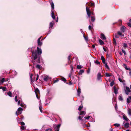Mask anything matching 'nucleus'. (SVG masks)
<instances>
[{
	"mask_svg": "<svg viewBox=\"0 0 131 131\" xmlns=\"http://www.w3.org/2000/svg\"><path fill=\"white\" fill-rule=\"evenodd\" d=\"M54 24V23L52 22H50L49 25V28H52L53 27Z\"/></svg>",
	"mask_w": 131,
	"mask_h": 131,
	"instance_id": "obj_19",
	"label": "nucleus"
},
{
	"mask_svg": "<svg viewBox=\"0 0 131 131\" xmlns=\"http://www.w3.org/2000/svg\"><path fill=\"white\" fill-rule=\"evenodd\" d=\"M91 28H92V27H91V25H89V26L88 28H89V29L90 30H91Z\"/></svg>",
	"mask_w": 131,
	"mask_h": 131,
	"instance_id": "obj_57",
	"label": "nucleus"
},
{
	"mask_svg": "<svg viewBox=\"0 0 131 131\" xmlns=\"http://www.w3.org/2000/svg\"><path fill=\"white\" fill-rule=\"evenodd\" d=\"M6 89V87H3V88L2 87V90H3V91H5Z\"/></svg>",
	"mask_w": 131,
	"mask_h": 131,
	"instance_id": "obj_56",
	"label": "nucleus"
},
{
	"mask_svg": "<svg viewBox=\"0 0 131 131\" xmlns=\"http://www.w3.org/2000/svg\"><path fill=\"white\" fill-rule=\"evenodd\" d=\"M39 109L40 110L41 112H42V107L41 106H39Z\"/></svg>",
	"mask_w": 131,
	"mask_h": 131,
	"instance_id": "obj_43",
	"label": "nucleus"
},
{
	"mask_svg": "<svg viewBox=\"0 0 131 131\" xmlns=\"http://www.w3.org/2000/svg\"><path fill=\"white\" fill-rule=\"evenodd\" d=\"M61 125L59 124L57 125L55 128V131H59V128L60 127Z\"/></svg>",
	"mask_w": 131,
	"mask_h": 131,
	"instance_id": "obj_8",
	"label": "nucleus"
},
{
	"mask_svg": "<svg viewBox=\"0 0 131 131\" xmlns=\"http://www.w3.org/2000/svg\"><path fill=\"white\" fill-rule=\"evenodd\" d=\"M79 112V115H85L86 114V113L84 111H82L80 112V113Z\"/></svg>",
	"mask_w": 131,
	"mask_h": 131,
	"instance_id": "obj_16",
	"label": "nucleus"
},
{
	"mask_svg": "<svg viewBox=\"0 0 131 131\" xmlns=\"http://www.w3.org/2000/svg\"><path fill=\"white\" fill-rule=\"evenodd\" d=\"M35 94L37 93H39L40 92L38 88H36L35 90Z\"/></svg>",
	"mask_w": 131,
	"mask_h": 131,
	"instance_id": "obj_21",
	"label": "nucleus"
},
{
	"mask_svg": "<svg viewBox=\"0 0 131 131\" xmlns=\"http://www.w3.org/2000/svg\"><path fill=\"white\" fill-rule=\"evenodd\" d=\"M117 34L118 35L121 36L122 37H124V35H122V33L120 31H118L117 32Z\"/></svg>",
	"mask_w": 131,
	"mask_h": 131,
	"instance_id": "obj_26",
	"label": "nucleus"
},
{
	"mask_svg": "<svg viewBox=\"0 0 131 131\" xmlns=\"http://www.w3.org/2000/svg\"><path fill=\"white\" fill-rule=\"evenodd\" d=\"M102 62L103 64H105V63H106L105 62V59L103 60L102 61Z\"/></svg>",
	"mask_w": 131,
	"mask_h": 131,
	"instance_id": "obj_61",
	"label": "nucleus"
},
{
	"mask_svg": "<svg viewBox=\"0 0 131 131\" xmlns=\"http://www.w3.org/2000/svg\"><path fill=\"white\" fill-rule=\"evenodd\" d=\"M101 38L103 40H106V38L105 36L104 35L103 33H102L101 34Z\"/></svg>",
	"mask_w": 131,
	"mask_h": 131,
	"instance_id": "obj_10",
	"label": "nucleus"
},
{
	"mask_svg": "<svg viewBox=\"0 0 131 131\" xmlns=\"http://www.w3.org/2000/svg\"><path fill=\"white\" fill-rule=\"evenodd\" d=\"M50 4L51 7V17L53 19H54L55 18L54 14L53 11L54 9V4L53 2H51Z\"/></svg>",
	"mask_w": 131,
	"mask_h": 131,
	"instance_id": "obj_2",
	"label": "nucleus"
},
{
	"mask_svg": "<svg viewBox=\"0 0 131 131\" xmlns=\"http://www.w3.org/2000/svg\"><path fill=\"white\" fill-rule=\"evenodd\" d=\"M128 25L129 27H131V24L130 23H128Z\"/></svg>",
	"mask_w": 131,
	"mask_h": 131,
	"instance_id": "obj_64",
	"label": "nucleus"
},
{
	"mask_svg": "<svg viewBox=\"0 0 131 131\" xmlns=\"http://www.w3.org/2000/svg\"><path fill=\"white\" fill-rule=\"evenodd\" d=\"M41 38V37H40L37 40L38 41V46H41L42 45V42L40 41V39Z\"/></svg>",
	"mask_w": 131,
	"mask_h": 131,
	"instance_id": "obj_9",
	"label": "nucleus"
},
{
	"mask_svg": "<svg viewBox=\"0 0 131 131\" xmlns=\"http://www.w3.org/2000/svg\"><path fill=\"white\" fill-rule=\"evenodd\" d=\"M118 80L119 81L121 82H123L122 80V79H121V78H118Z\"/></svg>",
	"mask_w": 131,
	"mask_h": 131,
	"instance_id": "obj_51",
	"label": "nucleus"
},
{
	"mask_svg": "<svg viewBox=\"0 0 131 131\" xmlns=\"http://www.w3.org/2000/svg\"><path fill=\"white\" fill-rule=\"evenodd\" d=\"M113 43L115 45H116V40H115V39L114 38H113Z\"/></svg>",
	"mask_w": 131,
	"mask_h": 131,
	"instance_id": "obj_38",
	"label": "nucleus"
},
{
	"mask_svg": "<svg viewBox=\"0 0 131 131\" xmlns=\"http://www.w3.org/2000/svg\"><path fill=\"white\" fill-rule=\"evenodd\" d=\"M50 102V100L49 99H47L46 100V105H47Z\"/></svg>",
	"mask_w": 131,
	"mask_h": 131,
	"instance_id": "obj_23",
	"label": "nucleus"
},
{
	"mask_svg": "<svg viewBox=\"0 0 131 131\" xmlns=\"http://www.w3.org/2000/svg\"><path fill=\"white\" fill-rule=\"evenodd\" d=\"M101 59L102 61L104 60L105 59L104 57L103 56H102L101 57Z\"/></svg>",
	"mask_w": 131,
	"mask_h": 131,
	"instance_id": "obj_50",
	"label": "nucleus"
},
{
	"mask_svg": "<svg viewBox=\"0 0 131 131\" xmlns=\"http://www.w3.org/2000/svg\"><path fill=\"white\" fill-rule=\"evenodd\" d=\"M32 74H31L30 75V79H31V82L32 81Z\"/></svg>",
	"mask_w": 131,
	"mask_h": 131,
	"instance_id": "obj_49",
	"label": "nucleus"
},
{
	"mask_svg": "<svg viewBox=\"0 0 131 131\" xmlns=\"http://www.w3.org/2000/svg\"><path fill=\"white\" fill-rule=\"evenodd\" d=\"M59 80H55L54 81L53 83H55L57 82Z\"/></svg>",
	"mask_w": 131,
	"mask_h": 131,
	"instance_id": "obj_58",
	"label": "nucleus"
},
{
	"mask_svg": "<svg viewBox=\"0 0 131 131\" xmlns=\"http://www.w3.org/2000/svg\"><path fill=\"white\" fill-rule=\"evenodd\" d=\"M23 110V109L22 108L20 107L18 108L17 111L18 113L21 114L22 112V111Z\"/></svg>",
	"mask_w": 131,
	"mask_h": 131,
	"instance_id": "obj_13",
	"label": "nucleus"
},
{
	"mask_svg": "<svg viewBox=\"0 0 131 131\" xmlns=\"http://www.w3.org/2000/svg\"><path fill=\"white\" fill-rule=\"evenodd\" d=\"M130 103V101L129 100V99L128 98L127 99V104H128L129 103Z\"/></svg>",
	"mask_w": 131,
	"mask_h": 131,
	"instance_id": "obj_39",
	"label": "nucleus"
},
{
	"mask_svg": "<svg viewBox=\"0 0 131 131\" xmlns=\"http://www.w3.org/2000/svg\"><path fill=\"white\" fill-rule=\"evenodd\" d=\"M83 108V106L82 105H81L79 107L78 110L79 111H81Z\"/></svg>",
	"mask_w": 131,
	"mask_h": 131,
	"instance_id": "obj_32",
	"label": "nucleus"
},
{
	"mask_svg": "<svg viewBox=\"0 0 131 131\" xmlns=\"http://www.w3.org/2000/svg\"><path fill=\"white\" fill-rule=\"evenodd\" d=\"M42 50L41 48H39L38 47L37 48V50L34 51H33L31 52L32 54V56L31 58H33L34 60H35L38 59L37 62L40 63V57L41 56V54L42 53Z\"/></svg>",
	"mask_w": 131,
	"mask_h": 131,
	"instance_id": "obj_1",
	"label": "nucleus"
},
{
	"mask_svg": "<svg viewBox=\"0 0 131 131\" xmlns=\"http://www.w3.org/2000/svg\"><path fill=\"white\" fill-rule=\"evenodd\" d=\"M122 52L124 53V54L125 55L126 54V53L125 50H123V49H122Z\"/></svg>",
	"mask_w": 131,
	"mask_h": 131,
	"instance_id": "obj_44",
	"label": "nucleus"
},
{
	"mask_svg": "<svg viewBox=\"0 0 131 131\" xmlns=\"http://www.w3.org/2000/svg\"><path fill=\"white\" fill-rule=\"evenodd\" d=\"M17 96L16 95L15 98V100L16 102H17L18 101V100L17 99Z\"/></svg>",
	"mask_w": 131,
	"mask_h": 131,
	"instance_id": "obj_46",
	"label": "nucleus"
},
{
	"mask_svg": "<svg viewBox=\"0 0 131 131\" xmlns=\"http://www.w3.org/2000/svg\"><path fill=\"white\" fill-rule=\"evenodd\" d=\"M86 10L87 15H88L89 17H90V14H91V13L90 11L89 8L87 6H86Z\"/></svg>",
	"mask_w": 131,
	"mask_h": 131,
	"instance_id": "obj_4",
	"label": "nucleus"
},
{
	"mask_svg": "<svg viewBox=\"0 0 131 131\" xmlns=\"http://www.w3.org/2000/svg\"><path fill=\"white\" fill-rule=\"evenodd\" d=\"M45 131H52V130L51 128H49L46 129Z\"/></svg>",
	"mask_w": 131,
	"mask_h": 131,
	"instance_id": "obj_37",
	"label": "nucleus"
},
{
	"mask_svg": "<svg viewBox=\"0 0 131 131\" xmlns=\"http://www.w3.org/2000/svg\"><path fill=\"white\" fill-rule=\"evenodd\" d=\"M114 125L115 126L118 127L120 126V124L117 123H115L114 124Z\"/></svg>",
	"mask_w": 131,
	"mask_h": 131,
	"instance_id": "obj_34",
	"label": "nucleus"
},
{
	"mask_svg": "<svg viewBox=\"0 0 131 131\" xmlns=\"http://www.w3.org/2000/svg\"><path fill=\"white\" fill-rule=\"evenodd\" d=\"M91 21L93 22H94L95 20V19L94 17L93 16H91Z\"/></svg>",
	"mask_w": 131,
	"mask_h": 131,
	"instance_id": "obj_31",
	"label": "nucleus"
},
{
	"mask_svg": "<svg viewBox=\"0 0 131 131\" xmlns=\"http://www.w3.org/2000/svg\"><path fill=\"white\" fill-rule=\"evenodd\" d=\"M123 125L126 128H128L129 127V124L128 123H125V121H124L123 122Z\"/></svg>",
	"mask_w": 131,
	"mask_h": 131,
	"instance_id": "obj_5",
	"label": "nucleus"
},
{
	"mask_svg": "<svg viewBox=\"0 0 131 131\" xmlns=\"http://www.w3.org/2000/svg\"><path fill=\"white\" fill-rule=\"evenodd\" d=\"M128 46L127 45L126 43H124V44L123 47L125 49L126 48H127Z\"/></svg>",
	"mask_w": 131,
	"mask_h": 131,
	"instance_id": "obj_29",
	"label": "nucleus"
},
{
	"mask_svg": "<svg viewBox=\"0 0 131 131\" xmlns=\"http://www.w3.org/2000/svg\"><path fill=\"white\" fill-rule=\"evenodd\" d=\"M77 92L78 96H80V94L81 93V89L80 88H79L78 89L77 91Z\"/></svg>",
	"mask_w": 131,
	"mask_h": 131,
	"instance_id": "obj_15",
	"label": "nucleus"
},
{
	"mask_svg": "<svg viewBox=\"0 0 131 131\" xmlns=\"http://www.w3.org/2000/svg\"><path fill=\"white\" fill-rule=\"evenodd\" d=\"M101 74L100 72L98 73L97 74V80L99 81L101 79Z\"/></svg>",
	"mask_w": 131,
	"mask_h": 131,
	"instance_id": "obj_7",
	"label": "nucleus"
},
{
	"mask_svg": "<svg viewBox=\"0 0 131 131\" xmlns=\"http://www.w3.org/2000/svg\"><path fill=\"white\" fill-rule=\"evenodd\" d=\"M126 28L124 26H123L121 27V30L123 32H124L125 31Z\"/></svg>",
	"mask_w": 131,
	"mask_h": 131,
	"instance_id": "obj_12",
	"label": "nucleus"
},
{
	"mask_svg": "<svg viewBox=\"0 0 131 131\" xmlns=\"http://www.w3.org/2000/svg\"><path fill=\"white\" fill-rule=\"evenodd\" d=\"M114 92L115 94L118 93V90L115 86H113Z\"/></svg>",
	"mask_w": 131,
	"mask_h": 131,
	"instance_id": "obj_6",
	"label": "nucleus"
},
{
	"mask_svg": "<svg viewBox=\"0 0 131 131\" xmlns=\"http://www.w3.org/2000/svg\"><path fill=\"white\" fill-rule=\"evenodd\" d=\"M36 68L39 69H41V66L39 64H37L36 66Z\"/></svg>",
	"mask_w": 131,
	"mask_h": 131,
	"instance_id": "obj_22",
	"label": "nucleus"
},
{
	"mask_svg": "<svg viewBox=\"0 0 131 131\" xmlns=\"http://www.w3.org/2000/svg\"><path fill=\"white\" fill-rule=\"evenodd\" d=\"M77 69H80L82 67L81 66L78 65L77 66Z\"/></svg>",
	"mask_w": 131,
	"mask_h": 131,
	"instance_id": "obj_41",
	"label": "nucleus"
},
{
	"mask_svg": "<svg viewBox=\"0 0 131 131\" xmlns=\"http://www.w3.org/2000/svg\"><path fill=\"white\" fill-rule=\"evenodd\" d=\"M125 69L127 70H128L129 71H131V69L130 68H127V67H126V68H125Z\"/></svg>",
	"mask_w": 131,
	"mask_h": 131,
	"instance_id": "obj_54",
	"label": "nucleus"
},
{
	"mask_svg": "<svg viewBox=\"0 0 131 131\" xmlns=\"http://www.w3.org/2000/svg\"><path fill=\"white\" fill-rule=\"evenodd\" d=\"M83 37L87 41L88 40V37L85 36L84 35H83Z\"/></svg>",
	"mask_w": 131,
	"mask_h": 131,
	"instance_id": "obj_48",
	"label": "nucleus"
},
{
	"mask_svg": "<svg viewBox=\"0 0 131 131\" xmlns=\"http://www.w3.org/2000/svg\"><path fill=\"white\" fill-rule=\"evenodd\" d=\"M123 66L124 67V68L125 69V68H126V67H127V66L125 64H124L123 65Z\"/></svg>",
	"mask_w": 131,
	"mask_h": 131,
	"instance_id": "obj_59",
	"label": "nucleus"
},
{
	"mask_svg": "<svg viewBox=\"0 0 131 131\" xmlns=\"http://www.w3.org/2000/svg\"><path fill=\"white\" fill-rule=\"evenodd\" d=\"M90 117L91 116H88L87 117L85 116L84 117V118L86 119H89Z\"/></svg>",
	"mask_w": 131,
	"mask_h": 131,
	"instance_id": "obj_45",
	"label": "nucleus"
},
{
	"mask_svg": "<svg viewBox=\"0 0 131 131\" xmlns=\"http://www.w3.org/2000/svg\"><path fill=\"white\" fill-rule=\"evenodd\" d=\"M48 77H49L48 76H46L45 77L43 78L44 80L45 81H47L48 80Z\"/></svg>",
	"mask_w": 131,
	"mask_h": 131,
	"instance_id": "obj_20",
	"label": "nucleus"
},
{
	"mask_svg": "<svg viewBox=\"0 0 131 131\" xmlns=\"http://www.w3.org/2000/svg\"><path fill=\"white\" fill-rule=\"evenodd\" d=\"M31 62L32 63H33V65H34L35 64V62H36L35 61H34L33 60H32L31 61Z\"/></svg>",
	"mask_w": 131,
	"mask_h": 131,
	"instance_id": "obj_55",
	"label": "nucleus"
},
{
	"mask_svg": "<svg viewBox=\"0 0 131 131\" xmlns=\"http://www.w3.org/2000/svg\"><path fill=\"white\" fill-rule=\"evenodd\" d=\"M21 129L22 130H24L25 129V127L24 126H22L21 127Z\"/></svg>",
	"mask_w": 131,
	"mask_h": 131,
	"instance_id": "obj_53",
	"label": "nucleus"
},
{
	"mask_svg": "<svg viewBox=\"0 0 131 131\" xmlns=\"http://www.w3.org/2000/svg\"><path fill=\"white\" fill-rule=\"evenodd\" d=\"M84 72V70H80L79 73V75H81L82 73H83Z\"/></svg>",
	"mask_w": 131,
	"mask_h": 131,
	"instance_id": "obj_24",
	"label": "nucleus"
},
{
	"mask_svg": "<svg viewBox=\"0 0 131 131\" xmlns=\"http://www.w3.org/2000/svg\"><path fill=\"white\" fill-rule=\"evenodd\" d=\"M61 80L64 82H66L67 81V80L66 78H64V77H62L61 79Z\"/></svg>",
	"mask_w": 131,
	"mask_h": 131,
	"instance_id": "obj_25",
	"label": "nucleus"
},
{
	"mask_svg": "<svg viewBox=\"0 0 131 131\" xmlns=\"http://www.w3.org/2000/svg\"><path fill=\"white\" fill-rule=\"evenodd\" d=\"M78 118L80 120H81L82 121H83V120L82 119V118H81V116H79V117H78Z\"/></svg>",
	"mask_w": 131,
	"mask_h": 131,
	"instance_id": "obj_52",
	"label": "nucleus"
},
{
	"mask_svg": "<svg viewBox=\"0 0 131 131\" xmlns=\"http://www.w3.org/2000/svg\"><path fill=\"white\" fill-rule=\"evenodd\" d=\"M71 56V55L70 54L69 55V56L68 57V63H71V61H70V58Z\"/></svg>",
	"mask_w": 131,
	"mask_h": 131,
	"instance_id": "obj_27",
	"label": "nucleus"
},
{
	"mask_svg": "<svg viewBox=\"0 0 131 131\" xmlns=\"http://www.w3.org/2000/svg\"><path fill=\"white\" fill-rule=\"evenodd\" d=\"M7 94L9 95V96L11 97L12 93L10 91H9L7 93Z\"/></svg>",
	"mask_w": 131,
	"mask_h": 131,
	"instance_id": "obj_33",
	"label": "nucleus"
},
{
	"mask_svg": "<svg viewBox=\"0 0 131 131\" xmlns=\"http://www.w3.org/2000/svg\"><path fill=\"white\" fill-rule=\"evenodd\" d=\"M105 64V66L106 68L107 69H109L110 68L108 66L107 63H106L104 64Z\"/></svg>",
	"mask_w": 131,
	"mask_h": 131,
	"instance_id": "obj_28",
	"label": "nucleus"
},
{
	"mask_svg": "<svg viewBox=\"0 0 131 131\" xmlns=\"http://www.w3.org/2000/svg\"><path fill=\"white\" fill-rule=\"evenodd\" d=\"M115 108L116 110L117 109V104H115Z\"/></svg>",
	"mask_w": 131,
	"mask_h": 131,
	"instance_id": "obj_60",
	"label": "nucleus"
},
{
	"mask_svg": "<svg viewBox=\"0 0 131 131\" xmlns=\"http://www.w3.org/2000/svg\"><path fill=\"white\" fill-rule=\"evenodd\" d=\"M114 81H112L110 83V86H112L114 85Z\"/></svg>",
	"mask_w": 131,
	"mask_h": 131,
	"instance_id": "obj_30",
	"label": "nucleus"
},
{
	"mask_svg": "<svg viewBox=\"0 0 131 131\" xmlns=\"http://www.w3.org/2000/svg\"><path fill=\"white\" fill-rule=\"evenodd\" d=\"M71 70L70 72L71 73H72L73 72V67L72 65L71 66Z\"/></svg>",
	"mask_w": 131,
	"mask_h": 131,
	"instance_id": "obj_40",
	"label": "nucleus"
},
{
	"mask_svg": "<svg viewBox=\"0 0 131 131\" xmlns=\"http://www.w3.org/2000/svg\"><path fill=\"white\" fill-rule=\"evenodd\" d=\"M118 99L119 100L122 101L123 100L122 95V94L120 95L118 97Z\"/></svg>",
	"mask_w": 131,
	"mask_h": 131,
	"instance_id": "obj_11",
	"label": "nucleus"
},
{
	"mask_svg": "<svg viewBox=\"0 0 131 131\" xmlns=\"http://www.w3.org/2000/svg\"><path fill=\"white\" fill-rule=\"evenodd\" d=\"M20 124L21 125L24 126L25 125V124L24 122H20Z\"/></svg>",
	"mask_w": 131,
	"mask_h": 131,
	"instance_id": "obj_47",
	"label": "nucleus"
},
{
	"mask_svg": "<svg viewBox=\"0 0 131 131\" xmlns=\"http://www.w3.org/2000/svg\"><path fill=\"white\" fill-rule=\"evenodd\" d=\"M123 118L124 120H125L127 122H128L129 120L128 118L125 115H123Z\"/></svg>",
	"mask_w": 131,
	"mask_h": 131,
	"instance_id": "obj_14",
	"label": "nucleus"
},
{
	"mask_svg": "<svg viewBox=\"0 0 131 131\" xmlns=\"http://www.w3.org/2000/svg\"><path fill=\"white\" fill-rule=\"evenodd\" d=\"M128 113L129 116L131 115V109L128 108Z\"/></svg>",
	"mask_w": 131,
	"mask_h": 131,
	"instance_id": "obj_18",
	"label": "nucleus"
},
{
	"mask_svg": "<svg viewBox=\"0 0 131 131\" xmlns=\"http://www.w3.org/2000/svg\"><path fill=\"white\" fill-rule=\"evenodd\" d=\"M99 41L101 45H102L104 44V42L101 39H99Z\"/></svg>",
	"mask_w": 131,
	"mask_h": 131,
	"instance_id": "obj_17",
	"label": "nucleus"
},
{
	"mask_svg": "<svg viewBox=\"0 0 131 131\" xmlns=\"http://www.w3.org/2000/svg\"><path fill=\"white\" fill-rule=\"evenodd\" d=\"M95 5L94 3H91V6H94Z\"/></svg>",
	"mask_w": 131,
	"mask_h": 131,
	"instance_id": "obj_63",
	"label": "nucleus"
},
{
	"mask_svg": "<svg viewBox=\"0 0 131 131\" xmlns=\"http://www.w3.org/2000/svg\"><path fill=\"white\" fill-rule=\"evenodd\" d=\"M125 91L126 94L127 95L129 94L128 92H131L129 88L127 86L126 87V89H125Z\"/></svg>",
	"mask_w": 131,
	"mask_h": 131,
	"instance_id": "obj_3",
	"label": "nucleus"
},
{
	"mask_svg": "<svg viewBox=\"0 0 131 131\" xmlns=\"http://www.w3.org/2000/svg\"><path fill=\"white\" fill-rule=\"evenodd\" d=\"M95 63H96L97 64L100 65V63L98 60H96L95 61Z\"/></svg>",
	"mask_w": 131,
	"mask_h": 131,
	"instance_id": "obj_36",
	"label": "nucleus"
},
{
	"mask_svg": "<svg viewBox=\"0 0 131 131\" xmlns=\"http://www.w3.org/2000/svg\"><path fill=\"white\" fill-rule=\"evenodd\" d=\"M105 75L106 77H109L111 76V75H110L109 73H105Z\"/></svg>",
	"mask_w": 131,
	"mask_h": 131,
	"instance_id": "obj_35",
	"label": "nucleus"
},
{
	"mask_svg": "<svg viewBox=\"0 0 131 131\" xmlns=\"http://www.w3.org/2000/svg\"><path fill=\"white\" fill-rule=\"evenodd\" d=\"M114 36L116 38H117L118 37V36L116 34H115Z\"/></svg>",
	"mask_w": 131,
	"mask_h": 131,
	"instance_id": "obj_62",
	"label": "nucleus"
},
{
	"mask_svg": "<svg viewBox=\"0 0 131 131\" xmlns=\"http://www.w3.org/2000/svg\"><path fill=\"white\" fill-rule=\"evenodd\" d=\"M5 81V79L4 78H2L1 80L2 83V84L3 83V82Z\"/></svg>",
	"mask_w": 131,
	"mask_h": 131,
	"instance_id": "obj_42",
	"label": "nucleus"
}]
</instances>
